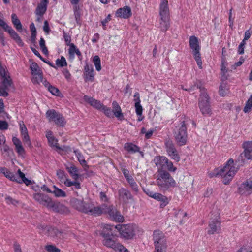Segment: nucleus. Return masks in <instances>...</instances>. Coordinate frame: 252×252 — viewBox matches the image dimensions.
<instances>
[{"instance_id":"nucleus-48","label":"nucleus","mask_w":252,"mask_h":252,"mask_svg":"<svg viewBox=\"0 0 252 252\" xmlns=\"http://www.w3.org/2000/svg\"><path fill=\"white\" fill-rule=\"evenodd\" d=\"M228 92L227 86L225 83H222L219 87V94L220 95L223 96L225 95Z\"/></svg>"},{"instance_id":"nucleus-33","label":"nucleus","mask_w":252,"mask_h":252,"mask_svg":"<svg viewBox=\"0 0 252 252\" xmlns=\"http://www.w3.org/2000/svg\"><path fill=\"white\" fill-rule=\"evenodd\" d=\"M11 21L17 31L18 32H21L22 30V25L17 16L14 13L11 15Z\"/></svg>"},{"instance_id":"nucleus-63","label":"nucleus","mask_w":252,"mask_h":252,"mask_svg":"<svg viewBox=\"0 0 252 252\" xmlns=\"http://www.w3.org/2000/svg\"><path fill=\"white\" fill-rule=\"evenodd\" d=\"M8 124L5 121H0V130H6L8 129Z\"/></svg>"},{"instance_id":"nucleus-25","label":"nucleus","mask_w":252,"mask_h":252,"mask_svg":"<svg viewBox=\"0 0 252 252\" xmlns=\"http://www.w3.org/2000/svg\"><path fill=\"white\" fill-rule=\"evenodd\" d=\"M0 173L3 174L6 178L10 181L20 183V180L18 179V177L7 168L0 167Z\"/></svg>"},{"instance_id":"nucleus-27","label":"nucleus","mask_w":252,"mask_h":252,"mask_svg":"<svg viewBox=\"0 0 252 252\" xmlns=\"http://www.w3.org/2000/svg\"><path fill=\"white\" fill-rule=\"evenodd\" d=\"M68 52L69 60H73L75 58V54H76L79 58L81 57L80 51L73 43L69 44Z\"/></svg>"},{"instance_id":"nucleus-31","label":"nucleus","mask_w":252,"mask_h":252,"mask_svg":"<svg viewBox=\"0 0 252 252\" xmlns=\"http://www.w3.org/2000/svg\"><path fill=\"white\" fill-rule=\"evenodd\" d=\"M154 199L160 202V207L161 208H164L167 206L169 204L170 201L169 199L167 197L159 193H157Z\"/></svg>"},{"instance_id":"nucleus-35","label":"nucleus","mask_w":252,"mask_h":252,"mask_svg":"<svg viewBox=\"0 0 252 252\" xmlns=\"http://www.w3.org/2000/svg\"><path fill=\"white\" fill-rule=\"evenodd\" d=\"M43 84L48 90L53 95L59 96L60 92L59 90L56 87L51 85L48 82L45 81Z\"/></svg>"},{"instance_id":"nucleus-3","label":"nucleus","mask_w":252,"mask_h":252,"mask_svg":"<svg viewBox=\"0 0 252 252\" xmlns=\"http://www.w3.org/2000/svg\"><path fill=\"white\" fill-rule=\"evenodd\" d=\"M156 182L160 189L163 191L170 190L177 187L176 181L170 173L165 170L159 171V174L157 176Z\"/></svg>"},{"instance_id":"nucleus-37","label":"nucleus","mask_w":252,"mask_h":252,"mask_svg":"<svg viewBox=\"0 0 252 252\" xmlns=\"http://www.w3.org/2000/svg\"><path fill=\"white\" fill-rule=\"evenodd\" d=\"M124 148L128 152L134 153L139 151V148L135 145L131 143H126L124 145Z\"/></svg>"},{"instance_id":"nucleus-8","label":"nucleus","mask_w":252,"mask_h":252,"mask_svg":"<svg viewBox=\"0 0 252 252\" xmlns=\"http://www.w3.org/2000/svg\"><path fill=\"white\" fill-rule=\"evenodd\" d=\"M33 197L34 199L39 202L40 204L47 206L48 208L56 212H60V210L59 209V207L64 208V207L60 204L53 202L50 198L42 193H35Z\"/></svg>"},{"instance_id":"nucleus-50","label":"nucleus","mask_w":252,"mask_h":252,"mask_svg":"<svg viewBox=\"0 0 252 252\" xmlns=\"http://www.w3.org/2000/svg\"><path fill=\"white\" fill-rule=\"evenodd\" d=\"M167 155L170 157L172 159L176 162H179L180 160V156L177 150L172 151L170 153L168 154Z\"/></svg>"},{"instance_id":"nucleus-6","label":"nucleus","mask_w":252,"mask_h":252,"mask_svg":"<svg viewBox=\"0 0 252 252\" xmlns=\"http://www.w3.org/2000/svg\"><path fill=\"white\" fill-rule=\"evenodd\" d=\"M174 136L177 144L181 146L185 145L188 140L187 127L184 121L177 126L174 132Z\"/></svg>"},{"instance_id":"nucleus-62","label":"nucleus","mask_w":252,"mask_h":252,"mask_svg":"<svg viewBox=\"0 0 252 252\" xmlns=\"http://www.w3.org/2000/svg\"><path fill=\"white\" fill-rule=\"evenodd\" d=\"M134 105L140 104L141 100L139 93L136 92L134 94Z\"/></svg>"},{"instance_id":"nucleus-60","label":"nucleus","mask_w":252,"mask_h":252,"mask_svg":"<svg viewBox=\"0 0 252 252\" xmlns=\"http://www.w3.org/2000/svg\"><path fill=\"white\" fill-rule=\"evenodd\" d=\"M245 45L246 42H244V41H242L238 47V53L239 54H244Z\"/></svg>"},{"instance_id":"nucleus-53","label":"nucleus","mask_w":252,"mask_h":252,"mask_svg":"<svg viewBox=\"0 0 252 252\" xmlns=\"http://www.w3.org/2000/svg\"><path fill=\"white\" fill-rule=\"evenodd\" d=\"M39 45L41 49H42L43 53L45 55H47L48 53V49L45 45V41L42 37H41L40 39Z\"/></svg>"},{"instance_id":"nucleus-29","label":"nucleus","mask_w":252,"mask_h":252,"mask_svg":"<svg viewBox=\"0 0 252 252\" xmlns=\"http://www.w3.org/2000/svg\"><path fill=\"white\" fill-rule=\"evenodd\" d=\"M66 169L74 180H77L80 177L79 170L75 165L71 164L67 166Z\"/></svg>"},{"instance_id":"nucleus-5","label":"nucleus","mask_w":252,"mask_h":252,"mask_svg":"<svg viewBox=\"0 0 252 252\" xmlns=\"http://www.w3.org/2000/svg\"><path fill=\"white\" fill-rule=\"evenodd\" d=\"M0 96L6 97L8 95L9 88L12 84V79L6 67L0 64Z\"/></svg>"},{"instance_id":"nucleus-1","label":"nucleus","mask_w":252,"mask_h":252,"mask_svg":"<svg viewBox=\"0 0 252 252\" xmlns=\"http://www.w3.org/2000/svg\"><path fill=\"white\" fill-rule=\"evenodd\" d=\"M71 206L78 211L90 215H99L102 213L108 214L114 221L123 222L124 217L112 206L103 205L102 207L94 206L92 202L86 203L83 199L72 198L70 201Z\"/></svg>"},{"instance_id":"nucleus-52","label":"nucleus","mask_w":252,"mask_h":252,"mask_svg":"<svg viewBox=\"0 0 252 252\" xmlns=\"http://www.w3.org/2000/svg\"><path fill=\"white\" fill-rule=\"evenodd\" d=\"M227 64L228 63L226 60L225 59H223L222 60L221 64V72L223 76H225L226 74L227 73Z\"/></svg>"},{"instance_id":"nucleus-49","label":"nucleus","mask_w":252,"mask_h":252,"mask_svg":"<svg viewBox=\"0 0 252 252\" xmlns=\"http://www.w3.org/2000/svg\"><path fill=\"white\" fill-rule=\"evenodd\" d=\"M101 227L103 229L101 234L103 236L104 234L107 235V233H109V232H111L114 226L108 224H102Z\"/></svg>"},{"instance_id":"nucleus-7","label":"nucleus","mask_w":252,"mask_h":252,"mask_svg":"<svg viewBox=\"0 0 252 252\" xmlns=\"http://www.w3.org/2000/svg\"><path fill=\"white\" fill-rule=\"evenodd\" d=\"M198 106L202 115L210 116L212 114L209 99L205 90H201L198 100Z\"/></svg>"},{"instance_id":"nucleus-46","label":"nucleus","mask_w":252,"mask_h":252,"mask_svg":"<svg viewBox=\"0 0 252 252\" xmlns=\"http://www.w3.org/2000/svg\"><path fill=\"white\" fill-rule=\"evenodd\" d=\"M93 63L95 67L96 70L98 71H99L101 69V60L98 56H95L93 58Z\"/></svg>"},{"instance_id":"nucleus-36","label":"nucleus","mask_w":252,"mask_h":252,"mask_svg":"<svg viewBox=\"0 0 252 252\" xmlns=\"http://www.w3.org/2000/svg\"><path fill=\"white\" fill-rule=\"evenodd\" d=\"M67 62L64 57L61 56L60 58H58L56 60V66L51 65L54 68L57 67H63L67 66Z\"/></svg>"},{"instance_id":"nucleus-18","label":"nucleus","mask_w":252,"mask_h":252,"mask_svg":"<svg viewBox=\"0 0 252 252\" xmlns=\"http://www.w3.org/2000/svg\"><path fill=\"white\" fill-rule=\"evenodd\" d=\"M238 190L241 194L248 195L252 192V178L246 180L241 184Z\"/></svg>"},{"instance_id":"nucleus-41","label":"nucleus","mask_w":252,"mask_h":252,"mask_svg":"<svg viewBox=\"0 0 252 252\" xmlns=\"http://www.w3.org/2000/svg\"><path fill=\"white\" fill-rule=\"evenodd\" d=\"M154 250L153 252H166L168 245L167 244L162 245H154Z\"/></svg>"},{"instance_id":"nucleus-10","label":"nucleus","mask_w":252,"mask_h":252,"mask_svg":"<svg viewBox=\"0 0 252 252\" xmlns=\"http://www.w3.org/2000/svg\"><path fill=\"white\" fill-rule=\"evenodd\" d=\"M103 244L118 252H129L123 245L112 239L109 235H103Z\"/></svg>"},{"instance_id":"nucleus-20","label":"nucleus","mask_w":252,"mask_h":252,"mask_svg":"<svg viewBox=\"0 0 252 252\" xmlns=\"http://www.w3.org/2000/svg\"><path fill=\"white\" fill-rule=\"evenodd\" d=\"M220 222L218 220L214 219L211 220L209 223L208 233L209 234L219 233L220 231Z\"/></svg>"},{"instance_id":"nucleus-23","label":"nucleus","mask_w":252,"mask_h":252,"mask_svg":"<svg viewBox=\"0 0 252 252\" xmlns=\"http://www.w3.org/2000/svg\"><path fill=\"white\" fill-rule=\"evenodd\" d=\"M12 142L15 146L16 152L17 153L18 156L24 158L25 154V151L22 146L21 141L18 138L13 137L12 138Z\"/></svg>"},{"instance_id":"nucleus-42","label":"nucleus","mask_w":252,"mask_h":252,"mask_svg":"<svg viewBox=\"0 0 252 252\" xmlns=\"http://www.w3.org/2000/svg\"><path fill=\"white\" fill-rule=\"evenodd\" d=\"M165 146L167 154L170 153L172 151L177 150L172 141H167L165 143Z\"/></svg>"},{"instance_id":"nucleus-57","label":"nucleus","mask_w":252,"mask_h":252,"mask_svg":"<svg viewBox=\"0 0 252 252\" xmlns=\"http://www.w3.org/2000/svg\"><path fill=\"white\" fill-rule=\"evenodd\" d=\"M30 28L31 32L32 38L34 40L36 38V31L34 23H32L30 24Z\"/></svg>"},{"instance_id":"nucleus-19","label":"nucleus","mask_w":252,"mask_h":252,"mask_svg":"<svg viewBox=\"0 0 252 252\" xmlns=\"http://www.w3.org/2000/svg\"><path fill=\"white\" fill-rule=\"evenodd\" d=\"M159 14L160 19L166 20L169 16V8L167 0H161L159 5Z\"/></svg>"},{"instance_id":"nucleus-58","label":"nucleus","mask_w":252,"mask_h":252,"mask_svg":"<svg viewBox=\"0 0 252 252\" xmlns=\"http://www.w3.org/2000/svg\"><path fill=\"white\" fill-rule=\"evenodd\" d=\"M6 203L7 204H12L13 205H16L18 203V201L15 199H13L11 197L7 196L5 198Z\"/></svg>"},{"instance_id":"nucleus-13","label":"nucleus","mask_w":252,"mask_h":252,"mask_svg":"<svg viewBox=\"0 0 252 252\" xmlns=\"http://www.w3.org/2000/svg\"><path fill=\"white\" fill-rule=\"evenodd\" d=\"M154 161L158 167L166 165L167 169L171 172H175L177 170V168L174 166L173 162L165 156L156 157Z\"/></svg>"},{"instance_id":"nucleus-55","label":"nucleus","mask_w":252,"mask_h":252,"mask_svg":"<svg viewBox=\"0 0 252 252\" xmlns=\"http://www.w3.org/2000/svg\"><path fill=\"white\" fill-rule=\"evenodd\" d=\"M119 194L121 197H122L123 196H125L127 198H131V195L129 193V191L125 189H121L119 190Z\"/></svg>"},{"instance_id":"nucleus-17","label":"nucleus","mask_w":252,"mask_h":252,"mask_svg":"<svg viewBox=\"0 0 252 252\" xmlns=\"http://www.w3.org/2000/svg\"><path fill=\"white\" fill-rule=\"evenodd\" d=\"M153 241L154 245L167 244V239L165 234L159 230L153 232Z\"/></svg>"},{"instance_id":"nucleus-47","label":"nucleus","mask_w":252,"mask_h":252,"mask_svg":"<svg viewBox=\"0 0 252 252\" xmlns=\"http://www.w3.org/2000/svg\"><path fill=\"white\" fill-rule=\"evenodd\" d=\"M75 6L73 7L74 15L75 20L77 24H80V12L79 7L77 4H74Z\"/></svg>"},{"instance_id":"nucleus-43","label":"nucleus","mask_w":252,"mask_h":252,"mask_svg":"<svg viewBox=\"0 0 252 252\" xmlns=\"http://www.w3.org/2000/svg\"><path fill=\"white\" fill-rule=\"evenodd\" d=\"M236 252H252V245L250 244L243 245Z\"/></svg>"},{"instance_id":"nucleus-32","label":"nucleus","mask_w":252,"mask_h":252,"mask_svg":"<svg viewBox=\"0 0 252 252\" xmlns=\"http://www.w3.org/2000/svg\"><path fill=\"white\" fill-rule=\"evenodd\" d=\"M63 183L66 187H72V189L73 190L79 189L81 188L80 183L79 182L76 181V180L71 181L70 179L66 178V179L64 181Z\"/></svg>"},{"instance_id":"nucleus-9","label":"nucleus","mask_w":252,"mask_h":252,"mask_svg":"<svg viewBox=\"0 0 252 252\" xmlns=\"http://www.w3.org/2000/svg\"><path fill=\"white\" fill-rule=\"evenodd\" d=\"M189 44L198 66L199 68H202V63L200 53V46L198 38L194 35L191 36L189 37Z\"/></svg>"},{"instance_id":"nucleus-56","label":"nucleus","mask_w":252,"mask_h":252,"mask_svg":"<svg viewBox=\"0 0 252 252\" xmlns=\"http://www.w3.org/2000/svg\"><path fill=\"white\" fill-rule=\"evenodd\" d=\"M100 110L102 111L108 117H111L112 115V111L111 109L110 108H107L104 105H102V107Z\"/></svg>"},{"instance_id":"nucleus-4","label":"nucleus","mask_w":252,"mask_h":252,"mask_svg":"<svg viewBox=\"0 0 252 252\" xmlns=\"http://www.w3.org/2000/svg\"><path fill=\"white\" fill-rule=\"evenodd\" d=\"M115 227L119 231L121 236L127 240L132 239L135 236L139 235L142 232L139 227L133 224H119Z\"/></svg>"},{"instance_id":"nucleus-26","label":"nucleus","mask_w":252,"mask_h":252,"mask_svg":"<svg viewBox=\"0 0 252 252\" xmlns=\"http://www.w3.org/2000/svg\"><path fill=\"white\" fill-rule=\"evenodd\" d=\"M48 0H42L38 5L35 13L37 16L42 17L47 10Z\"/></svg>"},{"instance_id":"nucleus-34","label":"nucleus","mask_w":252,"mask_h":252,"mask_svg":"<svg viewBox=\"0 0 252 252\" xmlns=\"http://www.w3.org/2000/svg\"><path fill=\"white\" fill-rule=\"evenodd\" d=\"M0 150L2 155L5 158H10L11 154L13 153L12 150L6 144L0 146Z\"/></svg>"},{"instance_id":"nucleus-30","label":"nucleus","mask_w":252,"mask_h":252,"mask_svg":"<svg viewBox=\"0 0 252 252\" xmlns=\"http://www.w3.org/2000/svg\"><path fill=\"white\" fill-rule=\"evenodd\" d=\"M74 153L78 159V161L84 168L85 170H87L89 168V166L87 163L86 161L85 160L84 157L81 153L78 150H74Z\"/></svg>"},{"instance_id":"nucleus-22","label":"nucleus","mask_w":252,"mask_h":252,"mask_svg":"<svg viewBox=\"0 0 252 252\" xmlns=\"http://www.w3.org/2000/svg\"><path fill=\"white\" fill-rule=\"evenodd\" d=\"M95 73L92 66L86 64L84 66V78L86 82H93L94 80Z\"/></svg>"},{"instance_id":"nucleus-14","label":"nucleus","mask_w":252,"mask_h":252,"mask_svg":"<svg viewBox=\"0 0 252 252\" xmlns=\"http://www.w3.org/2000/svg\"><path fill=\"white\" fill-rule=\"evenodd\" d=\"M46 137L48 139L49 145L58 152L60 153L61 151H67L69 147L65 146L60 147L58 143V140L54 136L53 132L50 130H48L46 132Z\"/></svg>"},{"instance_id":"nucleus-61","label":"nucleus","mask_w":252,"mask_h":252,"mask_svg":"<svg viewBox=\"0 0 252 252\" xmlns=\"http://www.w3.org/2000/svg\"><path fill=\"white\" fill-rule=\"evenodd\" d=\"M187 215V214L186 212H184L183 210L182 209H178V210H176V212H175V216L176 217H186Z\"/></svg>"},{"instance_id":"nucleus-40","label":"nucleus","mask_w":252,"mask_h":252,"mask_svg":"<svg viewBox=\"0 0 252 252\" xmlns=\"http://www.w3.org/2000/svg\"><path fill=\"white\" fill-rule=\"evenodd\" d=\"M160 22V28L162 31H166L169 28L170 26V17H168V18L166 20L161 19Z\"/></svg>"},{"instance_id":"nucleus-11","label":"nucleus","mask_w":252,"mask_h":252,"mask_svg":"<svg viewBox=\"0 0 252 252\" xmlns=\"http://www.w3.org/2000/svg\"><path fill=\"white\" fill-rule=\"evenodd\" d=\"M0 26L3 30L7 32L10 36L16 42L18 46L22 47L24 43L18 33L12 29L11 27L9 26L3 20L0 18Z\"/></svg>"},{"instance_id":"nucleus-59","label":"nucleus","mask_w":252,"mask_h":252,"mask_svg":"<svg viewBox=\"0 0 252 252\" xmlns=\"http://www.w3.org/2000/svg\"><path fill=\"white\" fill-rule=\"evenodd\" d=\"M46 250L48 252H60V250L53 245H47L46 246Z\"/></svg>"},{"instance_id":"nucleus-44","label":"nucleus","mask_w":252,"mask_h":252,"mask_svg":"<svg viewBox=\"0 0 252 252\" xmlns=\"http://www.w3.org/2000/svg\"><path fill=\"white\" fill-rule=\"evenodd\" d=\"M30 69L32 75L36 74L42 73L41 69L39 68L38 64L35 63H32L30 65Z\"/></svg>"},{"instance_id":"nucleus-24","label":"nucleus","mask_w":252,"mask_h":252,"mask_svg":"<svg viewBox=\"0 0 252 252\" xmlns=\"http://www.w3.org/2000/svg\"><path fill=\"white\" fill-rule=\"evenodd\" d=\"M83 99L85 101L89 103L91 106L99 110H100L102 107L103 104L100 102V101L96 100L93 97L87 95H85L83 97Z\"/></svg>"},{"instance_id":"nucleus-45","label":"nucleus","mask_w":252,"mask_h":252,"mask_svg":"<svg viewBox=\"0 0 252 252\" xmlns=\"http://www.w3.org/2000/svg\"><path fill=\"white\" fill-rule=\"evenodd\" d=\"M43 75L42 72L40 73H36L32 75V81L34 84H39L42 81Z\"/></svg>"},{"instance_id":"nucleus-64","label":"nucleus","mask_w":252,"mask_h":252,"mask_svg":"<svg viewBox=\"0 0 252 252\" xmlns=\"http://www.w3.org/2000/svg\"><path fill=\"white\" fill-rule=\"evenodd\" d=\"M244 59L242 57H241L240 58L239 61L234 64V65L232 66V68L233 69H236L237 67L241 66L244 62Z\"/></svg>"},{"instance_id":"nucleus-12","label":"nucleus","mask_w":252,"mask_h":252,"mask_svg":"<svg viewBox=\"0 0 252 252\" xmlns=\"http://www.w3.org/2000/svg\"><path fill=\"white\" fill-rule=\"evenodd\" d=\"M46 115L50 122H54L57 125L60 126H64L66 122L62 114L57 112L55 110H48Z\"/></svg>"},{"instance_id":"nucleus-16","label":"nucleus","mask_w":252,"mask_h":252,"mask_svg":"<svg viewBox=\"0 0 252 252\" xmlns=\"http://www.w3.org/2000/svg\"><path fill=\"white\" fill-rule=\"evenodd\" d=\"M18 123L20 134L23 142L27 144L29 147H32V145L28 134V130L25 125L22 121H20Z\"/></svg>"},{"instance_id":"nucleus-39","label":"nucleus","mask_w":252,"mask_h":252,"mask_svg":"<svg viewBox=\"0 0 252 252\" xmlns=\"http://www.w3.org/2000/svg\"><path fill=\"white\" fill-rule=\"evenodd\" d=\"M54 190L52 192L55 196L57 197H65L66 196V193L62 189L54 186Z\"/></svg>"},{"instance_id":"nucleus-2","label":"nucleus","mask_w":252,"mask_h":252,"mask_svg":"<svg viewBox=\"0 0 252 252\" xmlns=\"http://www.w3.org/2000/svg\"><path fill=\"white\" fill-rule=\"evenodd\" d=\"M238 167L234 164L232 158H230L223 166L215 168L208 172L210 178L219 177L222 179L224 185H228L238 171Z\"/></svg>"},{"instance_id":"nucleus-54","label":"nucleus","mask_w":252,"mask_h":252,"mask_svg":"<svg viewBox=\"0 0 252 252\" xmlns=\"http://www.w3.org/2000/svg\"><path fill=\"white\" fill-rule=\"evenodd\" d=\"M57 175L61 182H63L65 179H66L65 172L62 170H59L57 171Z\"/></svg>"},{"instance_id":"nucleus-38","label":"nucleus","mask_w":252,"mask_h":252,"mask_svg":"<svg viewBox=\"0 0 252 252\" xmlns=\"http://www.w3.org/2000/svg\"><path fill=\"white\" fill-rule=\"evenodd\" d=\"M252 111V94L246 101L243 111L245 113H249Z\"/></svg>"},{"instance_id":"nucleus-28","label":"nucleus","mask_w":252,"mask_h":252,"mask_svg":"<svg viewBox=\"0 0 252 252\" xmlns=\"http://www.w3.org/2000/svg\"><path fill=\"white\" fill-rule=\"evenodd\" d=\"M112 106L114 115L118 119L120 120H123L124 119V115L118 103L116 101H113L112 103Z\"/></svg>"},{"instance_id":"nucleus-51","label":"nucleus","mask_w":252,"mask_h":252,"mask_svg":"<svg viewBox=\"0 0 252 252\" xmlns=\"http://www.w3.org/2000/svg\"><path fill=\"white\" fill-rule=\"evenodd\" d=\"M17 172L19 177L21 179V180L20 179V182L22 181L24 182L26 185L31 184V181L25 177V174L22 172L20 169L18 170ZM18 179L19 180V178Z\"/></svg>"},{"instance_id":"nucleus-21","label":"nucleus","mask_w":252,"mask_h":252,"mask_svg":"<svg viewBox=\"0 0 252 252\" xmlns=\"http://www.w3.org/2000/svg\"><path fill=\"white\" fill-rule=\"evenodd\" d=\"M131 15V8L127 6L118 9L115 14L116 17L124 19H128Z\"/></svg>"},{"instance_id":"nucleus-15","label":"nucleus","mask_w":252,"mask_h":252,"mask_svg":"<svg viewBox=\"0 0 252 252\" xmlns=\"http://www.w3.org/2000/svg\"><path fill=\"white\" fill-rule=\"evenodd\" d=\"M242 148L243 151L240 155L239 160L243 157L247 160H252V140L244 141L242 144Z\"/></svg>"}]
</instances>
